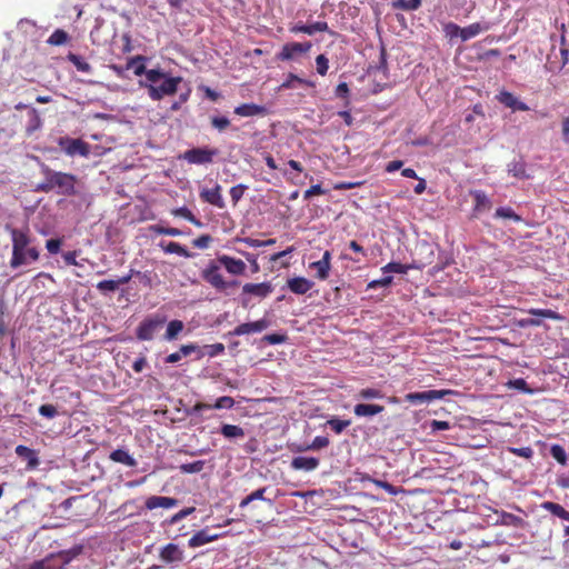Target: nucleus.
<instances>
[{
    "instance_id": "nucleus-56",
    "label": "nucleus",
    "mask_w": 569,
    "mask_h": 569,
    "mask_svg": "<svg viewBox=\"0 0 569 569\" xmlns=\"http://www.w3.org/2000/svg\"><path fill=\"white\" fill-rule=\"evenodd\" d=\"M287 339H288V337L286 335L270 333V335H266L262 338V341L267 342L268 345H280V343L286 342Z\"/></svg>"
},
{
    "instance_id": "nucleus-7",
    "label": "nucleus",
    "mask_w": 569,
    "mask_h": 569,
    "mask_svg": "<svg viewBox=\"0 0 569 569\" xmlns=\"http://www.w3.org/2000/svg\"><path fill=\"white\" fill-rule=\"evenodd\" d=\"M218 149L210 148H192L183 152L182 159L190 164H208L213 162L216 156H218Z\"/></svg>"
},
{
    "instance_id": "nucleus-14",
    "label": "nucleus",
    "mask_w": 569,
    "mask_h": 569,
    "mask_svg": "<svg viewBox=\"0 0 569 569\" xmlns=\"http://www.w3.org/2000/svg\"><path fill=\"white\" fill-rule=\"evenodd\" d=\"M309 268L316 270L317 279H328L329 272L331 270V252L329 250H326L322 254V258L318 261L311 262L309 264Z\"/></svg>"
},
{
    "instance_id": "nucleus-29",
    "label": "nucleus",
    "mask_w": 569,
    "mask_h": 569,
    "mask_svg": "<svg viewBox=\"0 0 569 569\" xmlns=\"http://www.w3.org/2000/svg\"><path fill=\"white\" fill-rule=\"evenodd\" d=\"M385 410L383 406L373 403H358L353 408V412L358 417L375 416Z\"/></svg>"
},
{
    "instance_id": "nucleus-44",
    "label": "nucleus",
    "mask_w": 569,
    "mask_h": 569,
    "mask_svg": "<svg viewBox=\"0 0 569 569\" xmlns=\"http://www.w3.org/2000/svg\"><path fill=\"white\" fill-rule=\"evenodd\" d=\"M204 461L197 460L189 463H182L179 469L182 473H198L203 470Z\"/></svg>"
},
{
    "instance_id": "nucleus-38",
    "label": "nucleus",
    "mask_w": 569,
    "mask_h": 569,
    "mask_svg": "<svg viewBox=\"0 0 569 569\" xmlns=\"http://www.w3.org/2000/svg\"><path fill=\"white\" fill-rule=\"evenodd\" d=\"M183 322L181 320H171L167 326L164 339L168 341L174 340L178 335L183 330Z\"/></svg>"
},
{
    "instance_id": "nucleus-43",
    "label": "nucleus",
    "mask_w": 569,
    "mask_h": 569,
    "mask_svg": "<svg viewBox=\"0 0 569 569\" xmlns=\"http://www.w3.org/2000/svg\"><path fill=\"white\" fill-rule=\"evenodd\" d=\"M69 61L77 68L78 71L81 72H91V66L81 57L78 54H69Z\"/></svg>"
},
{
    "instance_id": "nucleus-30",
    "label": "nucleus",
    "mask_w": 569,
    "mask_h": 569,
    "mask_svg": "<svg viewBox=\"0 0 569 569\" xmlns=\"http://www.w3.org/2000/svg\"><path fill=\"white\" fill-rule=\"evenodd\" d=\"M143 61L144 58L142 56L131 58L127 63V69L133 68V73L138 77L144 76L146 82H148V73L150 72L151 69H147Z\"/></svg>"
},
{
    "instance_id": "nucleus-27",
    "label": "nucleus",
    "mask_w": 569,
    "mask_h": 569,
    "mask_svg": "<svg viewBox=\"0 0 569 569\" xmlns=\"http://www.w3.org/2000/svg\"><path fill=\"white\" fill-rule=\"evenodd\" d=\"M109 459L113 462L124 465L127 467H136L137 461L136 459L123 449H116L109 455Z\"/></svg>"
},
{
    "instance_id": "nucleus-53",
    "label": "nucleus",
    "mask_w": 569,
    "mask_h": 569,
    "mask_svg": "<svg viewBox=\"0 0 569 569\" xmlns=\"http://www.w3.org/2000/svg\"><path fill=\"white\" fill-rule=\"evenodd\" d=\"M408 267L400 262H389L385 267H382L383 272H395V273H406L408 271Z\"/></svg>"
},
{
    "instance_id": "nucleus-49",
    "label": "nucleus",
    "mask_w": 569,
    "mask_h": 569,
    "mask_svg": "<svg viewBox=\"0 0 569 569\" xmlns=\"http://www.w3.org/2000/svg\"><path fill=\"white\" fill-rule=\"evenodd\" d=\"M328 446L329 439L327 437L317 436L309 446H307L306 448H300L299 450H319Z\"/></svg>"
},
{
    "instance_id": "nucleus-50",
    "label": "nucleus",
    "mask_w": 569,
    "mask_h": 569,
    "mask_svg": "<svg viewBox=\"0 0 569 569\" xmlns=\"http://www.w3.org/2000/svg\"><path fill=\"white\" fill-rule=\"evenodd\" d=\"M507 386L509 388L517 389V390H519V391H521L523 393H529V395L532 393V389H530L528 387V383L522 378H517V379H513V380H509L507 382Z\"/></svg>"
},
{
    "instance_id": "nucleus-23",
    "label": "nucleus",
    "mask_w": 569,
    "mask_h": 569,
    "mask_svg": "<svg viewBox=\"0 0 569 569\" xmlns=\"http://www.w3.org/2000/svg\"><path fill=\"white\" fill-rule=\"evenodd\" d=\"M178 505V500L171 497L151 496L146 500V508L153 510L156 508L170 509Z\"/></svg>"
},
{
    "instance_id": "nucleus-9",
    "label": "nucleus",
    "mask_w": 569,
    "mask_h": 569,
    "mask_svg": "<svg viewBox=\"0 0 569 569\" xmlns=\"http://www.w3.org/2000/svg\"><path fill=\"white\" fill-rule=\"evenodd\" d=\"M312 44L311 42H288L282 48L281 51L277 54V59L280 61H290L295 59L298 54L307 53L310 51Z\"/></svg>"
},
{
    "instance_id": "nucleus-3",
    "label": "nucleus",
    "mask_w": 569,
    "mask_h": 569,
    "mask_svg": "<svg viewBox=\"0 0 569 569\" xmlns=\"http://www.w3.org/2000/svg\"><path fill=\"white\" fill-rule=\"evenodd\" d=\"M10 236L12 241V256L10 259V267L18 268L29 261H37L40 252L36 247H30L31 238L29 230L10 228Z\"/></svg>"
},
{
    "instance_id": "nucleus-55",
    "label": "nucleus",
    "mask_w": 569,
    "mask_h": 569,
    "mask_svg": "<svg viewBox=\"0 0 569 569\" xmlns=\"http://www.w3.org/2000/svg\"><path fill=\"white\" fill-rule=\"evenodd\" d=\"M317 72L320 76H326L329 69V61L325 54H319L316 58Z\"/></svg>"
},
{
    "instance_id": "nucleus-10",
    "label": "nucleus",
    "mask_w": 569,
    "mask_h": 569,
    "mask_svg": "<svg viewBox=\"0 0 569 569\" xmlns=\"http://www.w3.org/2000/svg\"><path fill=\"white\" fill-rule=\"evenodd\" d=\"M159 559L169 566H176L183 561L184 551L176 543H167L160 549Z\"/></svg>"
},
{
    "instance_id": "nucleus-36",
    "label": "nucleus",
    "mask_w": 569,
    "mask_h": 569,
    "mask_svg": "<svg viewBox=\"0 0 569 569\" xmlns=\"http://www.w3.org/2000/svg\"><path fill=\"white\" fill-rule=\"evenodd\" d=\"M500 522L503 526H510L515 528H525L527 522L519 516L503 511L500 516Z\"/></svg>"
},
{
    "instance_id": "nucleus-25",
    "label": "nucleus",
    "mask_w": 569,
    "mask_h": 569,
    "mask_svg": "<svg viewBox=\"0 0 569 569\" xmlns=\"http://www.w3.org/2000/svg\"><path fill=\"white\" fill-rule=\"evenodd\" d=\"M319 466V459L313 457H295L291 461V467L295 470L312 471Z\"/></svg>"
},
{
    "instance_id": "nucleus-60",
    "label": "nucleus",
    "mask_w": 569,
    "mask_h": 569,
    "mask_svg": "<svg viewBox=\"0 0 569 569\" xmlns=\"http://www.w3.org/2000/svg\"><path fill=\"white\" fill-rule=\"evenodd\" d=\"M363 183H365L363 181H341V182H337L333 186V189L335 190H349V189H353V188H359Z\"/></svg>"
},
{
    "instance_id": "nucleus-18",
    "label": "nucleus",
    "mask_w": 569,
    "mask_h": 569,
    "mask_svg": "<svg viewBox=\"0 0 569 569\" xmlns=\"http://www.w3.org/2000/svg\"><path fill=\"white\" fill-rule=\"evenodd\" d=\"M200 198L202 201L210 203L219 209H223L226 207V202L221 194L220 184H216L212 189H202L200 191Z\"/></svg>"
},
{
    "instance_id": "nucleus-47",
    "label": "nucleus",
    "mask_w": 569,
    "mask_h": 569,
    "mask_svg": "<svg viewBox=\"0 0 569 569\" xmlns=\"http://www.w3.org/2000/svg\"><path fill=\"white\" fill-rule=\"evenodd\" d=\"M295 82L302 84V86H307V87L315 86L312 81L302 79V78L298 77L297 74L289 73L287 80L281 84V87L282 88H293Z\"/></svg>"
},
{
    "instance_id": "nucleus-2",
    "label": "nucleus",
    "mask_w": 569,
    "mask_h": 569,
    "mask_svg": "<svg viewBox=\"0 0 569 569\" xmlns=\"http://www.w3.org/2000/svg\"><path fill=\"white\" fill-rule=\"evenodd\" d=\"M183 81L182 77H172L160 69H151L148 73V82L141 83L152 101H160L166 97L178 92L179 84Z\"/></svg>"
},
{
    "instance_id": "nucleus-41",
    "label": "nucleus",
    "mask_w": 569,
    "mask_h": 569,
    "mask_svg": "<svg viewBox=\"0 0 569 569\" xmlns=\"http://www.w3.org/2000/svg\"><path fill=\"white\" fill-rule=\"evenodd\" d=\"M204 349H206V352H203L200 348H199V350L196 351V352H198V358H202L206 355L211 358L219 356V355L223 353L224 346H223V343L218 342V343L204 346Z\"/></svg>"
},
{
    "instance_id": "nucleus-22",
    "label": "nucleus",
    "mask_w": 569,
    "mask_h": 569,
    "mask_svg": "<svg viewBox=\"0 0 569 569\" xmlns=\"http://www.w3.org/2000/svg\"><path fill=\"white\" fill-rule=\"evenodd\" d=\"M492 23L489 21L485 22H475L465 28H461V40L468 41L471 38H475L481 32L488 31L492 28Z\"/></svg>"
},
{
    "instance_id": "nucleus-57",
    "label": "nucleus",
    "mask_w": 569,
    "mask_h": 569,
    "mask_svg": "<svg viewBox=\"0 0 569 569\" xmlns=\"http://www.w3.org/2000/svg\"><path fill=\"white\" fill-rule=\"evenodd\" d=\"M212 242V237L210 234H201L198 238L193 239L192 244L198 249H207L209 244Z\"/></svg>"
},
{
    "instance_id": "nucleus-26",
    "label": "nucleus",
    "mask_w": 569,
    "mask_h": 569,
    "mask_svg": "<svg viewBox=\"0 0 569 569\" xmlns=\"http://www.w3.org/2000/svg\"><path fill=\"white\" fill-rule=\"evenodd\" d=\"M218 535H211L209 529L197 531L188 541L190 548H198L218 539Z\"/></svg>"
},
{
    "instance_id": "nucleus-34",
    "label": "nucleus",
    "mask_w": 569,
    "mask_h": 569,
    "mask_svg": "<svg viewBox=\"0 0 569 569\" xmlns=\"http://www.w3.org/2000/svg\"><path fill=\"white\" fill-rule=\"evenodd\" d=\"M220 433L227 439H239L244 437V430L240 426L223 423Z\"/></svg>"
},
{
    "instance_id": "nucleus-35",
    "label": "nucleus",
    "mask_w": 569,
    "mask_h": 569,
    "mask_svg": "<svg viewBox=\"0 0 569 569\" xmlns=\"http://www.w3.org/2000/svg\"><path fill=\"white\" fill-rule=\"evenodd\" d=\"M171 214L174 217H181L191 222L198 228H202L203 223L189 210L187 207H180L171 210Z\"/></svg>"
},
{
    "instance_id": "nucleus-8",
    "label": "nucleus",
    "mask_w": 569,
    "mask_h": 569,
    "mask_svg": "<svg viewBox=\"0 0 569 569\" xmlns=\"http://www.w3.org/2000/svg\"><path fill=\"white\" fill-rule=\"evenodd\" d=\"M58 144L70 157L79 154L87 158L90 154V144L81 139L61 137Z\"/></svg>"
},
{
    "instance_id": "nucleus-51",
    "label": "nucleus",
    "mask_w": 569,
    "mask_h": 569,
    "mask_svg": "<svg viewBox=\"0 0 569 569\" xmlns=\"http://www.w3.org/2000/svg\"><path fill=\"white\" fill-rule=\"evenodd\" d=\"M550 455L553 459H556L559 463H567V455L565 449L560 445H552L550 448Z\"/></svg>"
},
{
    "instance_id": "nucleus-16",
    "label": "nucleus",
    "mask_w": 569,
    "mask_h": 569,
    "mask_svg": "<svg viewBox=\"0 0 569 569\" xmlns=\"http://www.w3.org/2000/svg\"><path fill=\"white\" fill-rule=\"evenodd\" d=\"M16 455L27 461L26 469L34 470L39 467L40 460L38 452L34 449H31L27 446L19 445L16 447Z\"/></svg>"
},
{
    "instance_id": "nucleus-20",
    "label": "nucleus",
    "mask_w": 569,
    "mask_h": 569,
    "mask_svg": "<svg viewBox=\"0 0 569 569\" xmlns=\"http://www.w3.org/2000/svg\"><path fill=\"white\" fill-rule=\"evenodd\" d=\"M328 30L329 26L326 21H317L311 24L297 23L290 28V32L292 33H306L309 36H312L316 32H326Z\"/></svg>"
},
{
    "instance_id": "nucleus-12",
    "label": "nucleus",
    "mask_w": 569,
    "mask_h": 569,
    "mask_svg": "<svg viewBox=\"0 0 569 569\" xmlns=\"http://www.w3.org/2000/svg\"><path fill=\"white\" fill-rule=\"evenodd\" d=\"M453 391L449 389L442 390H428L422 392H410L406 395V401L411 403L431 402L433 400L442 399L447 395H452Z\"/></svg>"
},
{
    "instance_id": "nucleus-54",
    "label": "nucleus",
    "mask_w": 569,
    "mask_h": 569,
    "mask_svg": "<svg viewBox=\"0 0 569 569\" xmlns=\"http://www.w3.org/2000/svg\"><path fill=\"white\" fill-rule=\"evenodd\" d=\"M67 39H68L67 32L58 29L50 36L49 43L59 46V44H63L67 41Z\"/></svg>"
},
{
    "instance_id": "nucleus-21",
    "label": "nucleus",
    "mask_w": 569,
    "mask_h": 569,
    "mask_svg": "<svg viewBox=\"0 0 569 569\" xmlns=\"http://www.w3.org/2000/svg\"><path fill=\"white\" fill-rule=\"evenodd\" d=\"M313 282L305 277H293L287 280L288 289L296 295H305L312 289Z\"/></svg>"
},
{
    "instance_id": "nucleus-62",
    "label": "nucleus",
    "mask_w": 569,
    "mask_h": 569,
    "mask_svg": "<svg viewBox=\"0 0 569 569\" xmlns=\"http://www.w3.org/2000/svg\"><path fill=\"white\" fill-rule=\"evenodd\" d=\"M39 413L46 418L52 419L57 416V409L53 405H42L39 407Z\"/></svg>"
},
{
    "instance_id": "nucleus-63",
    "label": "nucleus",
    "mask_w": 569,
    "mask_h": 569,
    "mask_svg": "<svg viewBox=\"0 0 569 569\" xmlns=\"http://www.w3.org/2000/svg\"><path fill=\"white\" fill-rule=\"evenodd\" d=\"M445 32L450 38H455V37L461 38V27H459L458 24H456L453 22H449L448 24L445 26Z\"/></svg>"
},
{
    "instance_id": "nucleus-32",
    "label": "nucleus",
    "mask_w": 569,
    "mask_h": 569,
    "mask_svg": "<svg viewBox=\"0 0 569 569\" xmlns=\"http://www.w3.org/2000/svg\"><path fill=\"white\" fill-rule=\"evenodd\" d=\"M471 194L475 199V208L476 212H481L491 208V201L487 197V194L481 190L471 191Z\"/></svg>"
},
{
    "instance_id": "nucleus-48",
    "label": "nucleus",
    "mask_w": 569,
    "mask_h": 569,
    "mask_svg": "<svg viewBox=\"0 0 569 569\" xmlns=\"http://www.w3.org/2000/svg\"><path fill=\"white\" fill-rule=\"evenodd\" d=\"M495 216L497 218H502V219H512L513 221H521V218L520 216H518L511 208L509 207H500L496 210V213Z\"/></svg>"
},
{
    "instance_id": "nucleus-40",
    "label": "nucleus",
    "mask_w": 569,
    "mask_h": 569,
    "mask_svg": "<svg viewBox=\"0 0 569 569\" xmlns=\"http://www.w3.org/2000/svg\"><path fill=\"white\" fill-rule=\"evenodd\" d=\"M529 315L537 316L545 319H551V320H563V317L559 315L558 312L551 310V309H529Z\"/></svg>"
},
{
    "instance_id": "nucleus-61",
    "label": "nucleus",
    "mask_w": 569,
    "mask_h": 569,
    "mask_svg": "<svg viewBox=\"0 0 569 569\" xmlns=\"http://www.w3.org/2000/svg\"><path fill=\"white\" fill-rule=\"evenodd\" d=\"M359 397L362 399H377L381 398V392L375 388H366L359 391Z\"/></svg>"
},
{
    "instance_id": "nucleus-17",
    "label": "nucleus",
    "mask_w": 569,
    "mask_h": 569,
    "mask_svg": "<svg viewBox=\"0 0 569 569\" xmlns=\"http://www.w3.org/2000/svg\"><path fill=\"white\" fill-rule=\"evenodd\" d=\"M233 113L243 117H264L267 116L268 109L264 106L256 104V103H242L234 108Z\"/></svg>"
},
{
    "instance_id": "nucleus-15",
    "label": "nucleus",
    "mask_w": 569,
    "mask_h": 569,
    "mask_svg": "<svg viewBox=\"0 0 569 569\" xmlns=\"http://www.w3.org/2000/svg\"><path fill=\"white\" fill-rule=\"evenodd\" d=\"M496 99L507 108L512 109L513 111H528L530 108L525 102L520 101L513 93L502 90L497 96Z\"/></svg>"
},
{
    "instance_id": "nucleus-1",
    "label": "nucleus",
    "mask_w": 569,
    "mask_h": 569,
    "mask_svg": "<svg viewBox=\"0 0 569 569\" xmlns=\"http://www.w3.org/2000/svg\"><path fill=\"white\" fill-rule=\"evenodd\" d=\"M220 267H223L232 276H242L247 269L246 263L241 259L228 254H219L216 260H211L202 269L201 278L218 291H226L229 288L239 286L237 280H226L220 272Z\"/></svg>"
},
{
    "instance_id": "nucleus-39",
    "label": "nucleus",
    "mask_w": 569,
    "mask_h": 569,
    "mask_svg": "<svg viewBox=\"0 0 569 569\" xmlns=\"http://www.w3.org/2000/svg\"><path fill=\"white\" fill-rule=\"evenodd\" d=\"M28 118H29V120H28L26 131L28 134H32L36 130H38L41 127L42 121H41V118H40L38 111L34 108H31L29 110Z\"/></svg>"
},
{
    "instance_id": "nucleus-4",
    "label": "nucleus",
    "mask_w": 569,
    "mask_h": 569,
    "mask_svg": "<svg viewBox=\"0 0 569 569\" xmlns=\"http://www.w3.org/2000/svg\"><path fill=\"white\" fill-rule=\"evenodd\" d=\"M44 180L37 186V191L50 192L57 190L59 194L72 196L76 193V177L71 173L53 171L48 166H42Z\"/></svg>"
},
{
    "instance_id": "nucleus-37",
    "label": "nucleus",
    "mask_w": 569,
    "mask_h": 569,
    "mask_svg": "<svg viewBox=\"0 0 569 569\" xmlns=\"http://www.w3.org/2000/svg\"><path fill=\"white\" fill-rule=\"evenodd\" d=\"M159 246L162 248V250L166 253H176V254L184 257V258L191 257V253L179 242H173V241L168 242V243L160 242Z\"/></svg>"
},
{
    "instance_id": "nucleus-11",
    "label": "nucleus",
    "mask_w": 569,
    "mask_h": 569,
    "mask_svg": "<svg viewBox=\"0 0 569 569\" xmlns=\"http://www.w3.org/2000/svg\"><path fill=\"white\" fill-rule=\"evenodd\" d=\"M273 291V287L270 282L260 283H246L242 287V305L247 306L249 299L246 296H254L258 298H266Z\"/></svg>"
},
{
    "instance_id": "nucleus-28",
    "label": "nucleus",
    "mask_w": 569,
    "mask_h": 569,
    "mask_svg": "<svg viewBox=\"0 0 569 569\" xmlns=\"http://www.w3.org/2000/svg\"><path fill=\"white\" fill-rule=\"evenodd\" d=\"M197 350H199V347L197 345H193V343L182 345L177 352H173V353H170L169 356H167L164 361L167 363H176V362L180 361L182 357H188L191 353L196 352Z\"/></svg>"
},
{
    "instance_id": "nucleus-59",
    "label": "nucleus",
    "mask_w": 569,
    "mask_h": 569,
    "mask_svg": "<svg viewBox=\"0 0 569 569\" xmlns=\"http://www.w3.org/2000/svg\"><path fill=\"white\" fill-rule=\"evenodd\" d=\"M508 450L515 456L526 459H530L533 456V450L531 447L509 448Z\"/></svg>"
},
{
    "instance_id": "nucleus-64",
    "label": "nucleus",
    "mask_w": 569,
    "mask_h": 569,
    "mask_svg": "<svg viewBox=\"0 0 569 569\" xmlns=\"http://www.w3.org/2000/svg\"><path fill=\"white\" fill-rule=\"evenodd\" d=\"M371 481H372L377 487H379V488H381V489L386 490V491H387L388 493H390V495H393V496H395V495H397V493H398V489H397L393 485H391V483H389V482H387V481H383V480H377V479H372Z\"/></svg>"
},
{
    "instance_id": "nucleus-5",
    "label": "nucleus",
    "mask_w": 569,
    "mask_h": 569,
    "mask_svg": "<svg viewBox=\"0 0 569 569\" xmlns=\"http://www.w3.org/2000/svg\"><path fill=\"white\" fill-rule=\"evenodd\" d=\"M78 555L74 550L50 553L41 560L32 562L28 569H66L67 565Z\"/></svg>"
},
{
    "instance_id": "nucleus-13",
    "label": "nucleus",
    "mask_w": 569,
    "mask_h": 569,
    "mask_svg": "<svg viewBox=\"0 0 569 569\" xmlns=\"http://www.w3.org/2000/svg\"><path fill=\"white\" fill-rule=\"evenodd\" d=\"M270 321L266 318L259 319L253 322H244L239 326H237L230 335L232 336H243V335H251V333H258L267 328H269Z\"/></svg>"
},
{
    "instance_id": "nucleus-33",
    "label": "nucleus",
    "mask_w": 569,
    "mask_h": 569,
    "mask_svg": "<svg viewBox=\"0 0 569 569\" xmlns=\"http://www.w3.org/2000/svg\"><path fill=\"white\" fill-rule=\"evenodd\" d=\"M508 172L518 179H529L523 160H513L508 164Z\"/></svg>"
},
{
    "instance_id": "nucleus-19",
    "label": "nucleus",
    "mask_w": 569,
    "mask_h": 569,
    "mask_svg": "<svg viewBox=\"0 0 569 569\" xmlns=\"http://www.w3.org/2000/svg\"><path fill=\"white\" fill-rule=\"evenodd\" d=\"M233 406H234L233 398H231L229 396H222L216 400L214 405L197 402L192 407L191 413H197V412H201L202 410H209V409H231Z\"/></svg>"
},
{
    "instance_id": "nucleus-52",
    "label": "nucleus",
    "mask_w": 569,
    "mask_h": 569,
    "mask_svg": "<svg viewBox=\"0 0 569 569\" xmlns=\"http://www.w3.org/2000/svg\"><path fill=\"white\" fill-rule=\"evenodd\" d=\"M248 187L242 183L231 187L229 193L233 206H236L239 202V200L243 197Z\"/></svg>"
},
{
    "instance_id": "nucleus-58",
    "label": "nucleus",
    "mask_w": 569,
    "mask_h": 569,
    "mask_svg": "<svg viewBox=\"0 0 569 569\" xmlns=\"http://www.w3.org/2000/svg\"><path fill=\"white\" fill-rule=\"evenodd\" d=\"M392 279L393 278L391 276H387L381 279L372 280L368 283L367 288L368 289H377V288H381V287H388L389 284H391Z\"/></svg>"
},
{
    "instance_id": "nucleus-6",
    "label": "nucleus",
    "mask_w": 569,
    "mask_h": 569,
    "mask_svg": "<svg viewBox=\"0 0 569 569\" xmlns=\"http://www.w3.org/2000/svg\"><path fill=\"white\" fill-rule=\"evenodd\" d=\"M166 318L160 316L148 317L140 322L136 336L141 341L152 340L154 333L164 325Z\"/></svg>"
},
{
    "instance_id": "nucleus-45",
    "label": "nucleus",
    "mask_w": 569,
    "mask_h": 569,
    "mask_svg": "<svg viewBox=\"0 0 569 569\" xmlns=\"http://www.w3.org/2000/svg\"><path fill=\"white\" fill-rule=\"evenodd\" d=\"M351 423L350 420H342L339 418H331L327 421V425L330 427L332 431L337 435L341 433Z\"/></svg>"
},
{
    "instance_id": "nucleus-31",
    "label": "nucleus",
    "mask_w": 569,
    "mask_h": 569,
    "mask_svg": "<svg viewBox=\"0 0 569 569\" xmlns=\"http://www.w3.org/2000/svg\"><path fill=\"white\" fill-rule=\"evenodd\" d=\"M541 508L546 511H549L551 515L569 521V511H567L561 505L552 502V501H543L541 503Z\"/></svg>"
},
{
    "instance_id": "nucleus-24",
    "label": "nucleus",
    "mask_w": 569,
    "mask_h": 569,
    "mask_svg": "<svg viewBox=\"0 0 569 569\" xmlns=\"http://www.w3.org/2000/svg\"><path fill=\"white\" fill-rule=\"evenodd\" d=\"M136 271L133 269L130 270V272L123 277H120L118 280H102L97 283V289L100 292H107V291H116L120 284L128 283Z\"/></svg>"
},
{
    "instance_id": "nucleus-46",
    "label": "nucleus",
    "mask_w": 569,
    "mask_h": 569,
    "mask_svg": "<svg viewBox=\"0 0 569 569\" xmlns=\"http://www.w3.org/2000/svg\"><path fill=\"white\" fill-rule=\"evenodd\" d=\"M267 491V488H259L256 491L251 492L249 496L243 498L239 505L240 508L247 507L250 502L253 500H264V492Z\"/></svg>"
},
{
    "instance_id": "nucleus-42",
    "label": "nucleus",
    "mask_w": 569,
    "mask_h": 569,
    "mask_svg": "<svg viewBox=\"0 0 569 569\" xmlns=\"http://www.w3.org/2000/svg\"><path fill=\"white\" fill-rule=\"evenodd\" d=\"M210 123L211 127L219 132H223L231 127V121L224 116H212Z\"/></svg>"
}]
</instances>
